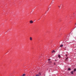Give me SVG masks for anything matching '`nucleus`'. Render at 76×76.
I'll list each match as a JSON object with an SVG mask.
<instances>
[{
	"label": "nucleus",
	"instance_id": "nucleus-1",
	"mask_svg": "<svg viewBox=\"0 0 76 76\" xmlns=\"http://www.w3.org/2000/svg\"><path fill=\"white\" fill-rule=\"evenodd\" d=\"M33 21L31 20L30 21V23H33Z\"/></svg>",
	"mask_w": 76,
	"mask_h": 76
},
{
	"label": "nucleus",
	"instance_id": "nucleus-2",
	"mask_svg": "<svg viewBox=\"0 0 76 76\" xmlns=\"http://www.w3.org/2000/svg\"><path fill=\"white\" fill-rule=\"evenodd\" d=\"M30 39L31 40V41H32V37H30Z\"/></svg>",
	"mask_w": 76,
	"mask_h": 76
},
{
	"label": "nucleus",
	"instance_id": "nucleus-3",
	"mask_svg": "<svg viewBox=\"0 0 76 76\" xmlns=\"http://www.w3.org/2000/svg\"><path fill=\"white\" fill-rule=\"evenodd\" d=\"M48 63H49V64H51V63H52V62H51V61H48Z\"/></svg>",
	"mask_w": 76,
	"mask_h": 76
},
{
	"label": "nucleus",
	"instance_id": "nucleus-4",
	"mask_svg": "<svg viewBox=\"0 0 76 76\" xmlns=\"http://www.w3.org/2000/svg\"><path fill=\"white\" fill-rule=\"evenodd\" d=\"M38 75L39 76H41V73L39 72V74H38Z\"/></svg>",
	"mask_w": 76,
	"mask_h": 76
},
{
	"label": "nucleus",
	"instance_id": "nucleus-5",
	"mask_svg": "<svg viewBox=\"0 0 76 76\" xmlns=\"http://www.w3.org/2000/svg\"><path fill=\"white\" fill-rule=\"evenodd\" d=\"M71 74H72V75H73V72L72 71H71Z\"/></svg>",
	"mask_w": 76,
	"mask_h": 76
},
{
	"label": "nucleus",
	"instance_id": "nucleus-6",
	"mask_svg": "<svg viewBox=\"0 0 76 76\" xmlns=\"http://www.w3.org/2000/svg\"><path fill=\"white\" fill-rule=\"evenodd\" d=\"M58 57H59V58H61V56L60 55H58Z\"/></svg>",
	"mask_w": 76,
	"mask_h": 76
},
{
	"label": "nucleus",
	"instance_id": "nucleus-7",
	"mask_svg": "<svg viewBox=\"0 0 76 76\" xmlns=\"http://www.w3.org/2000/svg\"><path fill=\"white\" fill-rule=\"evenodd\" d=\"M63 45H60V47H63Z\"/></svg>",
	"mask_w": 76,
	"mask_h": 76
},
{
	"label": "nucleus",
	"instance_id": "nucleus-8",
	"mask_svg": "<svg viewBox=\"0 0 76 76\" xmlns=\"http://www.w3.org/2000/svg\"><path fill=\"white\" fill-rule=\"evenodd\" d=\"M74 72H76V69H74Z\"/></svg>",
	"mask_w": 76,
	"mask_h": 76
},
{
	"label": "nucleus",
	"instance_id": "nucleus-9",
	"mask_svg": "<svg viewBox=\"0 0 76 76\" xmlns=\"http://www.w3.org/2000/svg\"><path fill=\"white\" fill-rule=\"evenodd\" d=\"M55 52V51H54V50H53V51L52 52V53H54Z\"/></svg>",
	"mask_w": 76,
	"mask_h": 76
},
{
	"label": "nucleus",
	"instance_id": "nucleus-10",
	"mask_svg": "<svg viewBox=\"0 0 76 76\" xmlns=\"http://www.w3.org/2000/svg\"><path fill=\"white\" fill-rule=\"evenodd\" d=\"M68 70H71V69L70 68H69L68 69Z\"/></svg>",
	"mask_w": 76,
	"mask_h": 76
},
{
	"label": "nucleus",
	"instance_id": "nucleus-11",
	"mask_svg": "<svg viewBox=\"0 0 76 76\" xmlns=\"http://www.w3.org/2000/svg\"><path fill=\"white\" fill-rule=\"evenodd\" d=\"M25 76V74H23V76Z\"/></svg>",
	"mask_w": 76,
	"mask_h": 76
},
{
	"label": "nucleus",
	"instance_id": "nucleus-12",
	"mask_svg": "<svg viewBox=\"0 0 76 76\" xmlns=\"http://www.w3.org/2000/svg\"><path fill=\"white\" fill-rule=\"evenodd\" d=\"M48 61H51V59H48Z\"/></svg>",
	"mask_w": 76,
	"mask_h": 76
},
{
	"label": "nucleus",
	"instance_id": "nucleus-13",
	"mask_svg": "<svg viewBox=\"0 0 76 76\" xmlns=\"http://www.w3.org/2000/svg\"><path fill=\"white\" fill-rule=\"evenodd\" d=\"M36 76H39V75H38V74H37L36 75Z\"/></svg>",
	"mask_w": 76,
	"mask_h": 76
},
{
	"label": "nucleus",
	"instance_id": "nucleus-14",
	"mask_svg": "<svg viewBox=\"0 0 76 76\" xmlns=\"http://www.w3.org/2000/svg\"><path fill=\"white\" fill-rule=\"evenodd\" d=\"M53 1H52V3H53Z\"/></svg>",
	"mask_w": 76,
	"mask_h": 76
},
{
	"label": "nucleus",
	"instance_id": "nucleus-15",
	"mask_svg": "<svg viewBox=\"0 0 76 76\" xmlns=\"http://www.w3.org/2000/svg\"><path fill=\"white\" fill-rule=\"evenodd\" d=\"M68 59V58H66V60H67Z\"/></svg>",
	"mask_w": 76,
	"mask_h": 76
},
{
	"label": "nucleus",
	"instance_id": "nucleus-16",
	"mask_svg": "<svg viewBox=\"0 0 76 76\" xmlns=\"http://www.w3.org/2000/svg\"><path fill=\"white\" fill-rule=\"evenodd\" d=\"M58 7H60V6H58Z\"/></svg>",
	"mask_w": 76,
	"mask_h": 76
},
{
	"label": "nucleus",
	"instance_id": "nucleus-17",
	"mask_svg": "<svg viewBox=\"0 0 76 76\" xmlns=\"http://www.w3.org/2000/svg\"><path fill=\"white\" fill-rule=\"evenodd\" d=\"M55 61H57V60H55Z\"/></svg>",
	"mask_w": 76,
	"mask_h": 76
},
{
	"label": "nucleus",
	"instance_id": "nucleus-18",
	"mask_svg": "<svg viewBox=\"0 0 76 76\" xmlns=\"http://www.w3.org/2000/svg\"><path fill=\"white\" fill-rule=\"evenodd\" d=\"M66 56H67V55H66Z\"/></svg>",
	"mask_w": 76,
	"mask_h": 76
},
{
	"label": "nucleus",
	"instance_id": "nucleus-19",
	"mask_svg": "<svg viewBox=\"0 0 76 76\" xmlns=\"http://www.w3.org/2000/svg\"><path fill=\"white\" fill-rule=\"evenodd\" d=\"M75 25H76V23H75Z\"/></svg>",
	"mask_w": 76,
	"mask_h": 76
}]
</instances>
